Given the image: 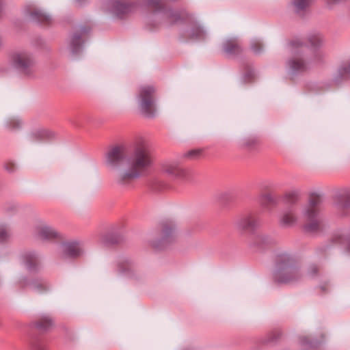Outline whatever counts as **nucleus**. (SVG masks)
I'll return each instance as SVG.
<instances>
[{
    "instance_id": "obj_13",
    "label": "nucleus",
    "mask_w": 350,
    "mask_h": 350,
    "mask_svg": "<svg viewBox=\"0 0 350 350\" xmlns=\"http://www.w3.org/2000/svg\"><path fill=\"white\" fill-rule=\"evenodd\" d=\"M32 18L35 20H38L40 22L46 21L49 18V16L42 11H36L32 14Z\"/></svg>"
},
{
    "instance_id": "obj_16",
    "label": "nucleus",
    "mask_w": 350,
    "mask_h": 350,
    "mask_svg": "<svg viewBox=\"0 0 350 350\" xmlns=\"http://www.w3.org/2000/svg\"><path fill=\"white\" fill-rule=\"evenodd\" d=\"M127 6L120 2H118L114 6V13L118 16L120 15L122 13L125 12L127 10Z\"/></svg>"
},
{
    "instance_id": "obj_14",
    "label": "nucleus",
    "mask_w": 350,
    "mask_h": 350,
    "mask_svg": "<svg viewBox=\"0 0 350 350\" xmlns=\"http://www.w3.org/2000/svg\"><path fill=\"white\" fill-rule=\"evenodd\" d=\"M254 224V219L252 216H247L243 218L240 223V225L243 228H247L253 226Z\"/></svg>"
},
{
    "instance_id": "obj_5",
    "label": "nucleus",
    "mask_w": 350,
    "mask_h": 350,
    "mask_svg": "<svg viewBox=\"0 0 350 350\" xmlns=\"http://www.w3.org/2000/svg\"><path fill=\"white\" fill-rule=\"evenodd\" d=\"M13 64L21 71L26 72L33 64V59L26 52L17 53L13 56Z\"/></svg>"
},
{
    "instance_id": "obj_19",
    "label": "nucleus",
    "mask_w": 350,
    "mask_h": 350,
    "mask_svg": "<svg viewBox=\"0 0 350 350\" xmlns=\"http://www.w3.org/2000/svg\"><path fill=\"white\" fill-rule=\"evenodd\" d=\"M256 45L261 46V44H260V42L259 41H256L254 43H253V44H252V49L253 51H254V53H258V52L260 51V50H259V49H257L256 48Z\"/></svg>"
},
{
    "instance_id": "obj_6",
    "label": "nucleus",
    "mask_w": 350,
    "mask_h": 350,
    "mask_svg": "<svg viewBox=\"0 0 350 350\" xmlns=\"http://www.w3.org/2000/svg\"><path fill=\"white\" fill-rule=\"evenodd\" d=\"M56 133L50 129L39 127L33 129L29 134V138L32 141H47L55 138Z\"/></svg>"
},
{
    "instance_id": "obj_9",
    "label": "nucleus",
    "mask_w": 350,
    "mask_h": 350,
    "mask_svg": "<svg viewBox=\"0 0 350 350\" xmlns=\"http://www.w3.org/2000/svg\"><path fill=\"white\" fill-rule=\"evenodd\" d=\"M66 252L68 256L75 257L81 254V249L79 244L70 243L66 246Z\"/></svg>"
},
{
    "instance_id": "obj_22",
    "label": "nucleus",
    "mask_w": 350,
    "mask_h": 350,
    "mask_svg": "<svg viewBox=\"0 0 350 350\" xmlns=\"http://www.w3.org/2000/svg\"><path fill=\"white\" fill-rule=\"evenodd\" d=\"M347 72H350V64H349V67L347 68Z\"/></svg>"
},
{
    "instance_id": "obj_3",
    "label": "nucleus",
    "mask_w": 350,
    "mask_h": 350,
    "mask_svg": "<svg viewBox=\"0 0 350 350\" xmlns=\"http://www.w3.org/2000/svg\"><path fill=\"white\" fill-rule=\"evenodd\" d=\"M154 92L155 89L152 85L143 86L140 88L137 96L139 107L147 116H151L152 110L155 107L154 100L152 98V96Z\"/></svg>"
},
{
    "instance_id": "obj_18",
    "label": "nucleus",
    "mask_w": 350,
    "mask_h": 350,
    "mask_svg": "<svg viewBox=\"0 0 350 350\" xmlns=\"http://www.w3.org/2000/svg\"><path fill=\"white\" fill-rule=\"evenodd\" d=\"M228 44H232V46H234V44L233 43V41H232V40H228V41H227V42L225 43V44H224V50H225L226 52H228V53H231V52L232 51V49H230V48L228 47Z\"/></svg>"
},
{
    "instance_id": "obj_17",
    "label": "nucleus",
    "mask_w": 350,
    "mask_h": 350,
    "mask_svg": "<svg viewBox=\"0 0 350 350\" xmlns=\"http://www.w3.org/2000/svg\"><path fill=\"white\" fill-rule=\"evenodd\" d=\"M204 32L203 29L200 27H197L196 29H193L191 32V36L198 40L202 39L204 38Z\"/></svg>"
},
{
    "instance_id": "obj_7",
    "label": "nucleus",
    "mask_w": 350,
    "mask_h": 350,
    "mask_svg": "<svg viewBox=\"0 0 350 350\" xmlns=\"http://www.w3.org/2000/svg\"><path fill=\"white\" fill-rule=\"evenodd\" d=\"M288 66L292 71H301L306 68V64L304 60L299 57H296L288 62Z\"/></svg>"
},
{
    "instance_id": "obj_2",
    "label": "nucleus",
    "mask_w": 350,
    "mask_h": 350,
    "mask_svg": "<svg viewBox=\"0 0 350 350\" xmlns=\"http://www.w3.org/2000/svg\"><path fill=\"white\" fill-rule=\"evenodd\" d=\"M319 202L320 198L319 196H312L309 204L304 211L305 228L308 231H314L317 230L319 226V210L318 207Z\"/></svg>"
},
{
    "instance_id": "obj_1",
    "label": "nucleus",
    "mask_w": 350,
    "mask_h": 350,
    "mask_svg": "<svg viewBox=\"0 0 350 350\" xmlns=\"http://www.w3.org/2000/svg\"><path fill=\"white\" fill-rule=\"evenodd\" d=\"M127 160L131 161V172L126 174L129 178L138 176L152 163L149 154H108L107 161L112 165H120Z\"/></svg>"
},
{
    "instance_id": "obj_8",
    "label": "nucleus",
    "mask_w": 350,
    "mask_h": 350,
    "mask_svg": "<svg viewBox=\"0 0 350 350\" xmlns=\"http://www.w3.org/2000/svg\"><path fill=\"white\" fill-rule=\"evenodd\" d=\"M39 236L42 239H51L56 237L57 232L53 228L44 226L40 230Z\"/></svg>"
},
{
    "instance_id": "obj_4",
    "label": "nucleus",
    "mask_w": 350,
    "mask_h": 350,
    "mask_svg": "<svg viewBox=\"0 0 350 350\" xmlns=\"http://www.w3.org/2000/svg\"><path fill=\"white\" fill-rule=\"evenodd\" d=\"M133 148L135 153H144L148 150L146 145L142 140L137 141L132 144L126 143H116L110 146L108 153H124L131 151V148Z\"/></svg>"
},
{
    "instance_id": "obj_15",
    "label": "nucleus",
    "mask_w": 350,
    "mask_h": 350,
    "mask_svg": "<svg viewBox=\"0 0 350 350\" xmlns=\"http://www.w3.org/2000/svg\"><path fill=\"white\" fill-rule=\"evenodd\" d=\"M22 121L18 118H12L7 122V126L10 129H16L21 126Z\"/></svg>"
},
{
    "instance_id": "obj_11",
    "label": "nucleus",
    "mask_w": 350,
    "mask_h": 350,
    "mask_svg": "<svg viewBox=\"0 0 350 350\" xmlns=\"http://www.w3.org/2000/svg\"><path fill=\"white\" fill-rule=\"evenodd\" d=\"M165 171L170 174L177 177L183 176L185 174V172L183 169L175 165L166 167Z\"/></svg>"
},
{
    "instance_id": "obj_10",
    "label": "nucleus",
    "mask_w": 350,
    "mask_h": 350,
    "mask_svg": "<svg viewBox=\"0 0 350 350\" xmlns=\"http://www.w3.org/2000/svg\"><path fill=\"white\" fill-rule=\"evenodd\" d=\"M312 0H293V4L296 12H300L307 8Z\"/></svg>"
},
{
    "instance_id": "obj_21",
    "label": "nucleus",
    "mask_w": 350,
    "mask_h": 350,
    "mask_svg": "<svg viewBox=\"0 0 350 350\" xmlns=\"http://www.w3.org/2000/svg\"><path fill=\"white\" fill-rule=\"evenodd\" d=\"M288 281H289L288 279H282V280H281V282H286Z\"/></svg>"
},
{
    "instance_id": "obj_20",
    "label": "nucleus",
    "mask_w": 350,
    "mask_h": 350,
    "mask_svg": "<svg viewBox=\"0 0 350 350\" xmlns=\"http://www.w3.org/2000/svg\"><path fill=\"white\" fill-rule=\"evenodd\" d=\"M6 235V233L4 231L0 232V241L3 240L4 238V236Z\"/></svg>"
},
{
    "instance_id": "obj_12",
    "label": "nucleus",
    "mask_w": 350,
    "mask_h": 350,
    "mask_svg": "<svg viewBox=\"0 0 350 350\" xmlns=\"http://www.w3.org/2000/svg\"><path fill=\"white\" fill-rule=\"evenodd\" d=\"M295 221V218L291 212H287L283 214L281 217V222L284 225H292Z\"/></svg>"
}]
</instances>
